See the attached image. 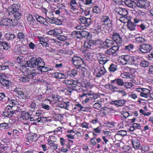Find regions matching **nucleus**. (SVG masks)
<instances>
[{
    "instance_id": "nucleus-1",
    "label": "nucleus",
    "mask_w": 153,
    "mask_h": 153,
    "mask_svg": "<svg viewBox=\"0 0 153 153\" xmlns=\"http://www.w3.org/2000/svg\"><path fill=\"white\" fill-rule=\"evenodd\" d=\"M111 84H106L105 86V88L111 91L113 93L117 92L120 94L122 96L126 95V93L123 90H121L119 86L124 85V83L122 79L120 78L115 79L111 81Z\"/></svg>"
},
{
    "instance_id": "nucleus-2",
    "label": "nucleus",
    "mask_w": 153,
    "mask_h": 153,
    "mask_svg": "<svg viewBox=\"0 0 153 153\" xmlns=\"http://www.w3.org/2000/svg\"><path fill=\"white\" fill-rule=\"evenodd\" d=\"M20 4L18 2L14 3L9 7L8 10L9 15L12 14L14 18L16 20H19L21 18V15L19 13Z\"/></svg>"
},
{
    "instance_id": "nucleus-3",
    "label": "nucleus",
    "mask_w": 153,
    "mask_h": 153,
    "mask_svg": "<svg viewBox=\"0 0 153 153\" xmlns=\"http://www.w3.org/2000/svg\"><path fill=\"white\" fill-rule=\"evenodd\" d=\"M27 63L28 66L30 67H36L37 69L42 65L45 64V62L40 57L36 58L35 57L32 58L30 61H28Z\"/></svg>"
},
{
    "instance_id": "nucleus-4",
    "label": "nucleus",
    "mask_w": 153,
    "mask_h": 153,
    "mask_svg": "<svg viewBox=\"0 0 153 153\" xmlns=\"http://www.w3.org/2000/svg\"><path fill=\"white\" fill-rule=\"evenodd\" d=\"M52 99L51 100H48L50 102H53V103H57L58 106L61 108H64L66 109H68V106L69 105V102H67L63 101H60L59 100L58 97L55 96H52Z\"/></svg>"
},
{
    "instance_id": "nucleus-5",
    "label": "nucleus",
    "mask_w": 153,
    "mask_h": 153,
    "mask_svg": "<svg viewBox=\"0 0 153 153\" xmlns=\"http://www.w3.org/2000/svg\"><path fill=\"white\" fill-rule=\"evenodd\" d=\"M148 88H138L136 89V91L140 93L139 95L142 97L147 98L149 97V94L152 91V87L149 86Z\"/></svg>"
},
{
    "instance_id": "nucleus-6",
    "label": "nucleus",
    "mask_w": 153,
    "mask_h": 153,
    "mask_svg": "<svg viewBox=\"0 0 153 153\" xmlns=\"http://www.w3.org/2000/svg\"><path fill=\"white\" fill-rule=\"evenodd\" d=\"M100 22L108 31L112 25V21L109 16L105 15L102 16L100 18Z\"/></svg>"
},
{
    "instance_id": "nucleus-7",
    "label": "nucleus",
    "mask_w": 153,
    "mask_h": 153,
    "mask_svg": "<svg viewBox=\"0 0 153 153\" xmlns=\"http://www.w3.org/2000/svg\"><path fill=\"white\" fill-rule=\"evenodd\" d=\"M135 5L138 7L149 10L151 8L150 2L147 0H134Z\"/></svg>"
},
{
    "instance_id": "nucleus-8",
    "label": "nucleus",
    "mask_w": 153,
    "mask_h": 153,
    "mask_svg": "<svg viewBox=\"0 0 153 153\" xmlns=\"http://www.w3.org/2000/svg\"><path fill=\"white\" fill-rule=\"evenodd\" d=\"M152 48L150 44L144 43L139 46L138 51L141 52V53H144L150 52Z\"/></svg>"
},
{
    "instance_id": "nucleus-9",
    "label": "nucleus",
    "mask_w": 153,
    "mask_h": 153,
    "mask_svg": "<svg viewBox=\"0 0 153 153\" xmlns=\"http://www.w3.org/2000/svg\"><path fill=\"white\" fill-rule=\"evenodd\" d=\"M72 58L71 61L76 68H79L84 64L83 61L80 57L74 56Z\"/></svg>"
},
{
    "instance_id": "nucleus-10",
    "label": "nucleus",
    "mask_w": 153,
    "mask_h": 153,
    "mask_svg": "<svg viewBox=\"0 0 153 153\" xmlns=\"http://www.w3.org/2000/svg\"><path fill=\"white\" fill-rule=\"evenodd\" d=\"M94 27V30L98 33H101L104 34L105 33H106L108 32L105 26L103 25L100 22L95 24Z\"/></svg>"
},
{
    "instance_id": "nucleus-11",
    "label": "nucleus",
    "mask_w": 153,
    "mask_h": 153,
    "mask_svg": "<svg viewBox=\"0 0 153 153\" xmlns=\"http://www.w3.org/2000/svg\"><path fill=\"white\" fill-rule=\"evenodd\" d=\"M96 69L98 71V72L97 73L96 76L98 78H100L104 75L107 72L104 66L100 64L97 65Z\"/></svg>"
},
{
    "instance_id": "nucleus-12",
    "label": "nucleus",
    "mask_w": 153,
    "mask_h": 153,
    "mask_svg": "<svg viewBox=\"0 0 153 153\" xmlns=\"http://www.w3.org/2000/svg\"><path fill=\"white\" fill-rule=\"evenodd\" d=\"M14 20L8 18H4L2 19L1 23L2 25L7 26H14L15 25V23H14Z\"/></svg>"
},
{
    "instance_id": "nucleus-13",
    "label": "nucleus",
    "mask_w": 153,
    "mask_h": 153,
    "mask_svg": "<svg viewBox=\"0 0 153 153\" xmlns=\"http://www.w3.org/2000/svg\"><path fill=\"white\" fill-rule=\"evenodd\" d=\"M101 111L103 114L102 117H106L108 115H109L114 112V110L110 107H104L101 109Z\"/></svg>"
},
{
    "instance_id": "nucleus-14",
    "label": "nucleus",
    "mask_w": 153,
    "mask_h": 153,
    "mask_svg": "<svg viewBox=\"0 0 153 153\" xmlns=\"http://www.w3.org/2000/svg\"><path fill=\"white\" fill-rule=\"evenodd\" d=\"M112 39L113 42H116L117 45L121 46L122 44V38L119 34L117 33H113L112 36Z\"/></svg>"
},
{
    "instance_id": "nucleus-15",
    "label": "nucleus",
    "mask_w": 153,
    "mask_h": 153,
    "mask_svg": "<svg viewBox=\"0 0 153 153\" xmlns=\"http://www.w3.org/2000/svg\"><path fill=\"white\" fill-rule=\"evenodd\" d=\"M78 20L81 23L84 25V26L86 27H88L92 23V20L91 18H86L81 16Z\"/></svg>"
},
{
    "instance_id": "nucleus-16",
    "label": "nucleus",
    "mask_w": 153,
    "mask_h": 153,
    "mask_svg": "<svg viewBox=\"0 0 153 153\" xmlns=\"http://www.w3.org/2000/svg\"><path fill=\"white\" fill-rule=\"evenodd\" d=\"M114 10L116 13L121 16H126L128 13V11L126 9L120 7H115Z\"/></svg>"
},
{
    "instance_id": "nucleus-17",
    "label": "nucleus",
    "mask_w": 153,
    "mask_h": 153,
    "mask_svg": "<svg viewBox=\"0 0 153 153\" xmlns=\"http://www.w3.org/2000/svg\"><path fill=\"white\" fill-rule=\"evenodd\" d=\"M26 138L27 142L30 143L35 142L38 139L37 135L33 133L28 134Z\"/></svg>"
},
{
    "instance_id": "nucleus-18",
    "label": "nucleus",
    "mask_w": 153,
    "mask_h": 153,
    "mask_svg": "<svg viewBox=\"0 0 153 153\" xmlns=\"http://www.w3.org/2000/svg\"><path fill=\"white\" fill-rule=\"evenodd\" d=\"M131 142L133 148L135 150L140 149V142L139 139L136 137L132 138Z\"/></svg>"
},
{
    "instance_id": "nucleus-19",
    "label": "nucleus",
    "mask_w": 153,
    "mask_h": 153,
    "mask_svg": "<svg viewBox=\"0 0 153 153\" xmlns=\"http://www.w3.org/2000/svg\"><path fill=\"white\" fill-rule=\"evenodd\" d=\"M35 17L37 21L40 24H43L47 26H49V24L47 21V19H45L44 17L38 15L36 16Z\"/></svg>"
},
{
    "instance_id": "nucleus-20",
    "label": "nucleus",
    "mask_w": 153,
    "mask_h": 153,
    "mask_svg": "<svg viewBox=\"0 0 153 153\" xmlns=\"http://www.w3.org/2000/svg\"><path fill=\"white\" fill-rule=\"evenodd\" d=\"M126 102V101L124 100H117L112 101L111 104L116 107H120L123 106Z\"/></svg>"
},
{
    "instance_id": "nucleus-21",
    "label": "nucleus",
    "mask_w": 153,
    "mask_h": 153,
    "mask_svg": "<svg viewBox=\"0 0 153 153\" xmlns=\"http://www.w3.org/2000/svg\"><path fill=\"white\" fill-rule=\"evenodd\" d=\"M121 76L123 78L126 79H131L133 80L132 82H134L133 79L135 77L134 74L131 72H124L123 73H121Z\"/></svg>"
},
{
    "instance_id": "nucleus-22",
    "label": "nucleus",
    "mask_w": 153,
    "mask_h": 153,
    "mask_svg": "<svg viewBox=\"0 0 153 153\" xmlns=\"http://www.w3.org/2000/svg\"><path fill=\"white\" fill-rule=\"evenodd\" d=\"M5 38L9 42L11 43L12 45L15 44V41L13 39L15 38V36L14 34L10 33H7L6 34Z\"/></svg>"
},
{
    "instance_id": "nucleus-23",
    "label": "nucleus",
    "mask_w": 153,
    "mask_h": 153,
    "mask_svg": "<svg viewBox=\"0 0 153 153\" xmlns=\"http://www.w3.org/2000/svg\"><path fill=\"white\" fill-rule=\"evenodd\" d=\"M78 4L76 0H71L70 2L69 7L72 11H75L78 10Z\"/></svg>"
},
{
    "instance_id": "nucleus-24",
    "label": "nucleus",
    "mask_w": 153,
    "mask_h": 153,
    "mask_svg": "<svg viewBox=\"0 0 153 153\" xmlns=\"http://www.w3.org/2000/svg\"><path fill=\"white\" fill-rule=\"evenodd\" d=\"M74 106H73L74 110H77L78 111H86L88 109L84 107L80 103H77L74 105Z\"/></svg>"
},
{
    "instance_id": "nucleus-25",
    "label": "nucleus",
    "mask_w": 153,
    "mask_h": 153,
    "mask_svg": "<svg viewBox=\"0 0 153 153\" xmlns=\"http://www.w3.org/2000/svg\"><path fill=\"white\" fill-rule=\"evenodd\" d=\"M123 1L126 6L130 8L133 9L135 7V1L132 0H123Z\"/></svg>"
},
{
    "instance_id": "nucleus-26",
    "label": "nucleus",
    "mask_w": 153,
    "mask_h": 153,
    "mask_svg": "<svg viewBox=\"0 0 153 153\" xmlns=\"http://www.w3.org/2000/svg\"><path fill=\"white\" fill-rule=\"evenodd\" d=\"M99 40L94 41L93 40H89L85 42L84 43V48L90 49L92 46L93 45L95 44L97 42L99 41Z\"/></svg>"
},
{
    "instance_id": "nucleus-27",
    "label": "nucleus",
    "mask_w": 153,
    "mask_h": 153,
    "mask_svg": "<svg viewBox=\"0 0 153 153\" xmlns=\"http://www.w3.org/2000/svg\"><path fill=\"white\" fill-rule=\"evenodd\" d=\"M18 96H19L23 99L24 98L25 99L27 98V97H25V98H24V94L23 92V89L19 88H16L13 91Z\"/></svg>"
},
{
    "instance_id": "nucleus-28",
    "label": "nucleus",
    "mask_w": 153,
    "mask_h": 153,
    "mask_svg": "<svg viewBox=\"0 0 153 153\" xmlns=\"http://www.w3.org/2000/svg\"><path fill=\"white\" fill-rule=\"evenodd\" d=\"M114 54L112 50L110 48L105 51L104 56L109 59H111L113 58Z\"/></svg>"
},
{
    "instance_id": "nucleus-29",
    "label": "nucleus",
    "mask_w": 153,
    "mask_h": 153,
    "mask_svg": "<svg viewBox=\"0 0 153 153\" xmlns=\"http://www.w3.org/2000/svg\"><path fill=\"white\" fill-rule=\"evenodd\" d=\"M53 76L56 79H65L66 77L65 75L60 72H56L53 73Z\"/></svg>"
},
{
    "instance_id": "nucleus-30",
    "label": "nucleus",
    "mask_w": 153,
    "mask_h": 153,
    "mask_svg": "<svg viewBox=\"0 0 153 153\" xmlns=\"http://www.w3.org/2000/svg\"><path fill=\"white\" fill-rule=\"evenodd\" d=\"M127 134V132L125 131L120 130L117 132V134L114 136V137L116 140L117 141H120V139L118 138L119 137H122L125 136Z\"/></svg>"
},
{
    "instance_id": "nucleus-31",
    "label": "nucleus",
    "mask_w": 153,
    "mask_h": 153,
    "mask_svg": "<svg viewBox=\"0 0 153 153\" xmlns=\"http://www.w3.org/2000/svg\"><path fill=\"white\" fill-rule=\"evenodd\" d=\"M137 25L134 23L132 22L130 20H128L127 23V27L128 29L130 31H134L136 29V26Z\"/></svg>"
},
{
    "instance_id": "nucleus-32",
    "label": "nucleus",
    "mask_w": 153,
    "mask_h": 153,
    "mask_svg": "<svg viewBox=\"0 0 153 153\" xmlns=\"http://www.w3.org/2000/svg\"><path fill=\"white\" fill-rule=\"evenodd\" d=\"M41 12L43 15H45V18H47L49 19V20L51 19L49 17V13H51V12H49V10L47 8H45L43 7H42L41 8Z\"/></svg>"
},
{
    "instance_id": "nucleus-33",
    "label": "nucleus",
    "mask_w": 153,
    "mask_h": 153,
    "mask_svg": "<svg viewBox=\"0 0 153 153\" xmlns=\"http://www.w3.org/2000/svg\"><path fill=\"white\" fill-rule=\"evenodd\" d=\"M31 115L29 113L25 111H22L20 117V120H26L28 119Z\"/></svg>"
},
{
    "instance_id": "nucleus-34",
    "label": "nucleus",
    "mask_w": 153,
    "mask_h": 153,
    "mask_svg": "<svg viewBox=\"0 0 153 153\" xmlns=\"http://www.w3.org/2000/svg\"><path fill=\"white\" fill-rule=\"evenodd\" d=\"M149 23L143 20L142 21L140 25H137V26H139L142 30H144L147 29L149 27Z\"/></svg>"
},
{
    "instance_id": "nucleus-35",
    "label": "nucleus",
    "mask_w": 153,
    "mask_h": 153,
    "mask_svg": "<svg viewBox=\"0 0 153 153\" xmlns=\"http://www.w3.org/2000/svg\"><path fill=\"white\" fill-rule=\"evenodd\" d=\"M70 36L73 39H81L80 31H74L70 35Z\"/></svg>"
},
{
    "instance_id": "nucleus-36",
    "label": "nucleus",
    "mask_w": 153,
    "mask_h": 153,
    "mask_svg": "<svg viewBox=\"0 0 153 153\" xmlns=\"http://www.w3.org/2000/svg\"><path fill=\"white\" fill-rule=\"evenodd\" d=\"M48 42L51 45L55 46H57V45L60 46L62 43L61 42L53 39H49Z\"/></svg>"
},
{
    "instance_id": "nucleus-37",
    "label": "nucleus",
    "mask_w": 153,
    "mask_h": 153,
    "mask_svg": "<svg viewBox=\"0 0 153 153\" xmlns=\"http://www.w3.org/2000/svg\"><path fill=\"white\" fill-rule=\"evenodd\" d=\"M77 80H74L73 79H65L63 81V83L66 84L67 85H70L71 87L74 85V84L76 83V82Z\"/></svg>"
},
{
    "instance_id": "nucleus-38",
    "label": "nucleus",
    "mask_w": 153,
    "mask_h": 153,
    "mask_svg": "<svg viewBox=\"0 0 153 153\" xmlns=\"http://www.w3.org/2000/svg\"><path fill=\"white\" fill-rule=\"evenodd\" d=\"M79 84L80 85V83L77 80L76 82V83L74 84V85L71 87L72 90L76 91L78 92L81 91L82 89L81 86H79Z\"/></svg>"
},
{
    "instance_id": "nucleus-39",
    "label": "nucleus",
    "mask_w": 153,
    "mask_h": 153,
    "mask_svg": "<svg viewBox=\"0 0 153 153\" xmlns=\"http://www.w3.org/2000/svg\"><path fill=\"white\" fill-rule=\"evenodd\" d=\"M134 48V45L132 44L129 43L124 46V50L126 52L129 53L130 51H132Z\"/></svg>"
},
{
    "instance_id": "nucleus-40",
    "label": "nucleus",
    "mask_w": 153,
    "mask_h": 153,
    "mask_svg": "<svg viewBox=\"0 0 153 153\" xmlns=\"http://www.w3.org/2000/svg\"><path fill=\"white\" fill-rule=\"evenodd\" d=\"M135 40L137 43L141 45L146 43L147 42V40L142 36H138L136 37Z\"/></svg>"
},
{
    "instance_id": "nucleus-41",
    "label": "nucleus",
    "mask_w": 153,
    "mask_h": 153,
    "mask_svg": "<svg viewBox=\"0 0 153 153\" xmlns=\"http://www.w3.org/2000/svg\"><path fill=\"white\" fill-rule=\"evenodd\" d=\"M80 32L81 39L83 38L88 39H91V36H90V33L88 32L85 30H82L80 31Z\"/></svg>"
},
{
    "instance_id": "nucleus-42",
    "label": "nucleus",
    "mask_w": 153,
    "mask_h": 153,
    "mask_svg": "<svg viewBox=\"0 0 153 153\" xmlns=\"http://www.w3.org/2000/svg\"><path fill=\"white\" fill-rule=\"evenodd\" d=\"M141 61V59L139 57H136L135 56H132L130 64H134L135 65H138Z\"/></svg>"
},
{
    "instance_id": "nucleus-43",
    "label": "nucleus",
    "mask_w": 153,
    "mask_h": 153,
    "mask_svg": "<svg viewBox=\"0 0 153 153\" xmlns=\"http://www.w3.org/2000/svg\"><path fill=\"white\" fill-rule=\"evenodd\" d=\"M129 20L128 19L127 15H126V16H122L120 17L119 19L117 20V23L120 22L126 23V22L127 23V22Z\"/></svg>"
},
{
    "instance_id": "nucleus-44",
    "label": "nucleus",
    "mask_w": 153,
    "mask_h": 153,
    "mask_svg": "<svg viewBox=\"0 0 153 153\" xmlns=\"http://www.w3.org/2000/svg\"><path fill=\"white\" fill-rule=\"evenodd\" d=\"M41 72V73L43 72H47L51 70V69L48 67L45 66V64H43L37 69Z\"/></svg>"
},
{
    "instance_id": "nucleus-45",
    "label": "nucleus",
    "mask_w": 153,
    "mask_h": 153,
    "mask_svg": "<svg viewBox=\"0 0 153 153\" xmlns=\"http://www.w3.org/2000/svg\"><path fill=\"white\" fill-rule=\"evenodd\" d=\"M26 76L28 79H33L36 76V74L33 72V70H28L26 73Z\"/></svg>"
},
{
    "instance_id": "nucleus-46",
    "label": "nucleus",
    "mask_w": 153,
    "mask_h": 153,
    "mask_svg": "<svg viewBox=\"0 0 153 153\" xmlns=\"http://www.w3.org/2000/svg\"><path fill=\"white\" fill-rule=\"evenodd\" d=\"M117 65L114 63L111 64L108 68V70L110 73H113L117 70Z\"/></svg>"
},
{
    "instance_id": "nucleus-47",
    "label": "nucleus",
    "mask_w": 153,
    "mask_h": 153,
    "mask_svg": "<svg viewBox=\"0 0 153 153\" xmlns=\"http://www.w3.org/2000/svg\"><path fill=\"white\" fill-rule=\"evenodd\" d=\"M10 81L4 79V78L0 79V82L3 86L9 87L10 85Z\"/></svg>"
},
{
    "instance_id": "nucleus-48",
    "label": "nucleus",
    "mask_w": 153,
    "mask_h": 153,
    "mask_svg": "<svg viewBox=\"0 0 153 153\" xmlns=\"http://www.w3.org/2000/svg\"><path fill=\"white\" fill-rule=\"evenodd\" d=\"M109 60V59L106 57L101 56L98 59L100 64L103 65Z\"/></svg>"
},
{
    "instance_id": "nucleus-49",
    "label": "nucleus",
    "mask_w": 153,
    "mask_h": 153,
    "mask_svg": "<svg viewBox=\"0 0 153 153\" xmlns=\"http://www.w3.org/2000/svg\"><path fill=\"white\" fill-rule=\"evenodd\" d=\"M10 105H7L5 108L4 111L2 114V116L5 117H9V110L10 109Z\"/></svg>"
},
{
    "instance_id": "nucleus-50",
    "label": "nucleus",
    "mask_w": 153,
    "mask_h": 153,
    "mask_svg": "<svg viewBox=\"0 0 153 153\" xmlns=\"http://www.w3.org/2000/svg\"><path fill=\"white\" fill-rule=\"evenodd\" d=\"M0 45L1 47H2L3 49L5 50H7L10 48V45L6 42H0Z\"/></svg>"
},
{
    "instance_id": "nucleus-51",
    "label": "nucleus",
    "mask_w": 153,
    "mask_h": 153,
    "mask_svg": "<svg viewBox=\"0 0 153 153\" xmlns=\"http://www.w3.org/2000/svg\"><path fill=\"white\" fill-rule=\"evenodd\" d=\"M101 8L99 6L96 5L93 7L92 12L94 14H97L101 13Z\"/></svg>"
},
{
    "instance_id": "nucleus-52",
    "label": "nucleus",
    "mask_w": 153,
    "mask_h": 153,
    "mask_svg": "<svg viewBox=\"0 0 153 153\" xmlns=\"http://www.w3.org/2000/svg\"><path fill=\"white\" fill-rule=\"evenodd\" d=\"M97 148L98 149L100 148L101 146H102L104 145V142L102 141L100 137L97 138Z\"/></svg>"
},
{
    "instance_id": "nucleus-53",
    "label": "nucleus",
    "mask_w": 153,
    "mask_h": 153,
    "mask_svg": "<svg viewBox=\"0 0 153 153\" xmlns=\"http://www.w3.org/2000/svg\"><path fill=\"white\" fill-rule=\"evenodd\" d=\"M77 71L74 69L68 72V74L71 77H74L77 75Z\"/></svg>"
},
{
    "instance_id": "nucleus-54",
    "label": "nucleus",
    "mask_w": 153,
    "mask_h": 153,
    "mask_svg": "<svg viewBox=\"0 0 153 153\" xmlns=\"http://www.w3.org/2000/svg\"><path fill=\"white\" fill-rule=\"evenodd\" d=\"M27 17V20L28 23H36L35 19H34L32 15L30 14H28Z\"/></svg>"
},
{
    "instance_id": "nucleus-55",
    "label": "nucleus",
    "mask_w": 153,
    "mask_h": 153,
    "mask_svg": "<svg viewBox=\"0 0 153 153\" xmlns=\"http://www.w3.org/2000/svg\"><path fill=\"white\" fill-rule=\"evenodd\" d=\"M51 23H54L57 25H60L62 24V21L60 19L53 18Z\"/></svg>"
},
{
    "instance_id": "nucleus-56",
    "label": "nucleus",
    "mask_w": 153,
    "mask_h": 153,
    "mask_svg": "<svg viewBox=\"0 0 153 153\" xmlns=\"http://www.w3.org/2000/svg\"><path fill=\"white\" fill-rule=\"evenodd\" d=\"M91 94H87L85 93H83L82 95H80L79 97L83 98L85 97L86 98H85V100H84V102L85 103H87L90 100V99L87 96H90Z\"/></svg>"
},
{
    "instance_id": "nucleus-57",
    "label": "nucleus",
    "mask_w": 153,
    "mask_h": 153,
    "mask_svg": "<svg viewBox=\"0 0 153 153\" xmlns=\"http://www.w3.org/2000/svg\"><path fill=\"white\" fill-rule=\"evenodd\" d=\"M148 74L149 77L153 78V65H151L149 66L148 70Z\"/></svg>"
},
{
    "instance_id": "nucleus-58",
    "label": "nucleus",
    "mask_w": 153,
    "mask_h": 153,
    "mask_svg": "<svg viewBox=\"0 0 153 153\" xmlns=\"http://www.w3.org/2000/svg\"><path fill=\"white\" fill-rule=\"evenodd\" d=\"M140 65L142 67L146 68L149 65V62L148 61L146 60H142L140 62Z\"/></svg>"
},
{
    "instance_id": "nucleus-59",
    "label": "nucleus",
    "mask_w": 153,
    "mask_h": 153,
    "mask_svg": "<svg viewBox=\"0 0 153 153\" xmlns=\"http://www.w3.org/2000/svg\"><path fill=\"white\" fill-rule=\"evenodd\" d=\"M17 38L19 39L20 41L23 42L25 40V34L22 32H19L17 34Z\"/></svg>"
},
{
    "instance_id": "nucleus-60",
    "label": "nucleus",
    "mask_w": 153,
    "mask_h": 153,
    "mask_svg": "<svg viewBox=\"0 0 153 153\" xmlns=\"http://www.w3.org/2000/svg\"><path fill=\"white\" fill-rule=\"evenodd\" d=\"M10 109L9 110V117H12L13 115L15 114L16 112H17V111L14 110V109L12 108V106H10Z\"/></svg>"
},
{
    "instance_id": "nucleus-61",
    "label": "nucleus",
    "mask_w": 153,
    "mask_h": 153,
    "mask_svg": "<svg viewBox=\"0 0 153 153\" xmlns=\"http://www.w3.org/2000/svg\"><path fill=\"white\" fill-rule=\"evenodd\" d=\"M89 123H87L86 121H84L80 125V126L83 128L88 129L89 128Z\"/></svg>"
},
{
    "instance_id": "nucleus-62",
    "label": "nucleus",
    "mask_w": 153,
    "mask_h": 153,
    "mask_svg": "<svg viewBox=\"0 0 153 153\" xmlns=\"http://www.w3.org/2000/svg\"><path fill=\"white\" fill-rule=\"evenodd\" d=\"M40 106L42 108L46 111H48L50 109V107L48 105L45 103H42L41 104Z\"/></svg>"
},
{
    "instance_id": "nucleus-63",
    "label": "nucleus",
    "mask_w": 153,
    "mask_h": 153,
    "mask_svg": "<svg viewBox=\"0 0 153 153\" xmlns=\"http://www.w3.org/2000/svg\"><path fill=\"white\" fill-rule=\"evenodd\" d=\"M97 138L94 137L91 138L90 141V144L92 146H94L97 145Z\"/></svg>"
},
{
    "instance_id": "nucleus-64",
    "label": "nucleus",
    "mask_w": 153,
    "mask_h": 153,
    "mask_svg": "<svg viewBox=\"0 0 153 153\" xmlns=\"http://www.w3.org/2000/svg\"><path fill=\"white\" fill-rule=\"evenodd\" d=\"M0 127L1 128H3V129H7L10 128L9 126L8 123H4L0 124Z\"/></svg>"
}]
</instances>
